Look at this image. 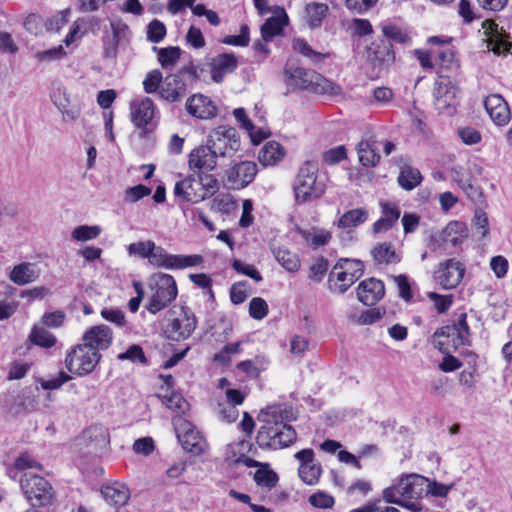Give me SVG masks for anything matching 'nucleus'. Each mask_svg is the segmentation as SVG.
<instances>
[{"mask_svg":"<svg viewBox=\"0 0 512 512\" xmlns=\"http://www.w3.org/2000/svg\"><path fill=\"white\" fill-rule=\"evenodd\" d=\"M285 411L271 406L261 411L260 421L264 422L257 434V443L261 447L284 448L296 440L295 430L283 423Z\"/></svg>","mask_w":512,"mask_h":512,"instance_id":"obj_1","label":"nucleus"},{"mask_svg":"<svg viewBox=\"0 0 512 512\" xmlns=\"http://www.w3.org/2000/svg\"><path fill=\"white\" fill-rule=\"evenodd\" d=\"M427 482V478L418 474L402 476L397 484L383 490V499L387 503L397 504L413 512H419L422 510L419 500L425 492Z\"/></svg>","mask_w":512,"mask_h":512,"instance_id":"obj_2","label":"nucleus"},{"mask_svg":"<svg viewBox=\"0 0 512 512\" xmlns=\"http://www.w3.org/2000/svg\"><path fill=\"white\" fill-rule=\"evenodd\" d=\"M285 82L289 87L309 90L318 94L338 95L341 87L314 70L300 67L294 60H288L284 69Z\"/></svg>","mask_w":512,"mask_h":512,"instance_id":"obj_3","label":"nucleus"},{"mask_svg":"<svg viewBox=\"0 0 512 512\" xmlns=\"http://www.w3.org/2000/svg\"><path fill=\"white\" fill-rule=\"evenodd\" d=\"M317 172V164L311 161L305 162L300 167L293 182V192L296 204L302 205L312 202L324 195L326 185L324 182L317 180Z\"/></svg>","mask_w":512,"mask_h":512,"instance_id":"obj_4","label":"nucleus"},{"mask_svg":"<svg viewBox=\"0 0 512 512\" xmlns=\"http://www.w3.org/2000/svg\"><path fill=\"white\" fill-rule=\"evenodd\" d=\"M150 295L145 305L147 311L156 314L168 307L177 297L174 278L165 273L154 274L149 281Z\"/></svg>","mask_w":512,"mask_h":512,"instance_id":"obj_5","label":"nucleus"},{"mask_svg":"<svg viewBox=\"0 0 512 512\" xmlns=\"http://www.w3.org/2000/svg\"><path fill=\"white\" fill-rule=\"evenodd\" d=\"M466 313H461L456 322L436 330L434 333V345L444 354L451 352V348L457 350L459 346L469 344L470 330Z\"/></svg>","mask_w":512,"mask_h":512,"instance_id":"obj_6","label":"nucleus"},{"mask_svg":"<svg viewBox=\"0 0 512 512\" xmlns=\"http://www.w3.org/2000/svg\"><path fill=\"white\" fill-rule=\"evenodd\" d=\"M20 487L32 506H46L51 504L53 500V487L44 477L38 474L24 473L20 478Z\"/></svg>","mask_w":512,"mask_h":512,"instance_id":"obj_7","label":"nucleus"},{"mask_svg":"<svg viewBox=\"0 0 512 512\" xmlns=\"http://www.w3.org/2000/svg\"><path fill=\"white\" fill-rule=\"evenodd\" d=\"M207 143L219 158L232 157L241 146L238 132L229 125H219L210 130L207 135Z\"/></svg>","mask_w":512,"mask_h":512,"instance_id":"obj_8","label":"nucleus"},{"mask_svg":"<svg viewBox=\"0 0 512 512\" xmlns=\"http://www.w3.org/2000/svg\"><path fill=\"white\" fill-rule=\"evenodd\" d=\"M101 359V354L88 346L79 344L68 352L65 358L66 368L77 376L91 373Z\"/></svg>","mask_w":512,"mask_h":512,"instance_id":"obj_9","label":"nucleus"},{"mask_svg":"<svg viewBox=\"0 0 512 512\" xmlns=\"http://www.w3.org/2000/svg\"><path fill=\"white\" fill-rule=\"evenodd\" d=\"M174 426L176 436L184 450L193 455H200L206 451V440L190 422L178 418L174 420Z\"/></svg>","mask_w":512,"mask_h":512,"instance_id":"obj_10","label":"nucleus"},{"mask_svg":"<svg viewBox=\"0 0 512 512\" xmlns=\"http://www.w3.org/2000/svg\"><path fill=\"white\" fill-rule=\"evenodd\" d=\"M149 262L156 267L184 269L201 265L203 263V257L197 254L173 255L167 253L164 248L155 246V250H153Z\"/></svg>","mask_w":512,"mask_h":512,"instance_id":"obj_11","label":"nucleus"},{"mask_svg":"<svg viewBox=\"0 0 512 512\" xmlns=\"http://www.w3.org/2000/svg\"><path fill=\"white\" fill-rule=\"evenodd\" d=\"M433 94L434 104L439 113L452 115L456 111L459 90L449 78L440 77L435 82Z\"/></svg>","mask_w":512,"mask_h":512,"instance_id":"obj_12","label":"nucleus"},{"mask_svg":"<svg viewBox=\"0 0 512 512\" xmlns=\"http://www.w3.org/2000/svg\"><path fill=\"white\" fill-rule=\"evenodd\" d=\"M464 274V264L451 258L437 265L433 278L441 288L448 290L456 288L461 283Z\"/></svg>","mask_w":512,"mask_h":512,"instance_id":"obj_13","label":"nucleus"},{"mask_svg":"<svg viewBox=\"0 0 512 512\" xmlns=\"http://www.w3.org/2000/svg\"><path fill=\"white\" fill-rule=\"evenodd\" d=\"M156 106L149 97H141L130 103V117L135 127L143 132L152 130L155 126L154 117Z\"/></svg>","mask_w":512,"mask_h":512,"instance_id":"obj_14","label":"nucleus"},{"mask_svg":"<svg viewBox=\"0 0 512 512\" xmlns=\"http://www.w3.org/2000/svg\"><path fill=\"white\" fill-rule=\"evenodd\" d=\"M257 172V164L253 161L236 163L226 170L227 184L232 189H243L254 180Z\"/></svg>","mask_w":512,"mask_h":512,"instance_id":"obj_15","label":"nucleus"},{"mask_svg":"<svg viewBox=\"0 0 512 512\" xmlns=\"http://www.w3.org/2000/svg\"><path fill=\"white\" fill-rule=\"evenodd\" d=\"M218 158L216 152L206 143V145H200L190 152L188 165L195 174L208 173L216 168Z\"/></svg>","mask_w":512,"mask_h":512,"instance_id":"obj_16","label":"nucleus"},{"mask_svg":"<svg viewBox=\"0 0 512 512\" xmlns=\"http://www.w3.org/2000/svg\"><path fill=\"white\" fill-rule=\"evenodd\" d=\"M197 326V320L194 313L186 307L182 308L179 317L173 319L167 326L168 337L174 341L188 339Z\"/></svg>","mask_w":512,"mask_h":512,"instance_id":"obj_17","label":"nucleus"},{"mask_svg":"<svg viewBox=\"0 0 512 512\" xmlns=\"http://www.w3.org/2000/svg\"><path fill=\"white\" fill-rule=\"evenodd\" d=\"M484 33L487 36V48L496 55L509 53L512 48V42L509 41V35L500 28L494 21L486 20L482 25Z\"/></svg>","mask_w":512,"mask_h":512,"instance_id":"obj_18","label":"nucleus"},{"mask_svg":"<svg viewBox=\"0 0 512 512\" xmlns=\"http://www.w3.org/2000/svg\"><path fill=\"white\" fill-rule=\"evenodd\" d=\"M185 106L187 112L198 119L208 120L217 115L215 103L208 96L200 93L190 96Z\"/></svg>","mask_w":512,"mask_h":512,"instance_id":"obj_19","label":"nucleus"},{"mask_svg":"<svg viewBox=\"0 0 512 512\" xmlns=\"http://www.w3.org/2000/svg\"><path fill=\"white\" fill-rule=\"evenodd\" d=\"M187 93V85L178 74H169L164 78L159 95L167 102L181 101Z\"/></svg>","mask_w":512,"mask_h":512,"instance_id":"obj_20","label":"nucleus"},{"mask_svg":"<svg viewBox=\"0 0 512 512\" xmlns=\"http://www.w3.org/2000/svg\"><path fill=\"white\" fill-rule=\"evenodd\" d=\"M112 330L107 325H97L87 330L83 337V344L96 351L107 349L112 343Z\"/></svg>","mask_w":512,"mask_h":512,"instance_id":"obj_21","label":"nucleus"},{"mask_svg":"<svg viewBox=\"0 0 512 512\" xmlns=\"http://www.w3.org/2000/svg\"><path fill=\"white\" fill-rule=\"evenodd\" d=\"M384 294L383 282L375 278L364 280L357 287L358 300L367 306L376 304Z\"/></svg>","mask_w":512,"mask_h":512,"instance_id":"obj_22","label":"nucleus"},{"mask_svg":"<svg viewBox=\"0 0 512 512\" xmlns=\"http://www.w3.org/2000/svg\"><path fill=\"white\" fill-rule=\"evenodd\" d=\"M484 105L496 125H505L510 120V109L502 96L498 94L489 95Z\"/></svg>","mask_w":512,"mask_h":512,"instance_id":"obj_23","label":"nucleus"},{"mask_svg":"<svg viewBox=\"0 0 512 512\" xmlns=\"http://www.w3.org/2000/svg\"><path fill=\"white\" fill-rule=\"evenodd\" d=\"M272 11L276 15L268 18L261 26V36L265 43L280 35L288 22V16L284 8L275 7Z\"/></svg>","mask_w":512,"mask_h":512,"instance_id":"obj_24","label":"nucleus"},{"mask_svg":"<svg viewBox=\"0 0 512 512\" xmlns=\"http://www.w3.org/2000/svg\"><path fill=\"white\" fill-rule=\"evenodd\" d=\"M238 65L237 58L232 53H222L212 59L211 78L214 82L223 81L224 77L232 73Z\"/></svg>","mask_w":512,"mask_h":512,"instance_id":"obj_25","label":"nucleus"},{"mask_svg":"<svg viewBox=\"0 0 512 512\" xmlns=\"http://www.w3.org/2000/svg\"><path fill=\"white\" fill-rule=\"evenodd\" d=\"M91 451L96 452L106 447L109 443V434L107 429L101 425L90 426L83 432L79 438Z\"/></svg>","mask_w":512,"mask_h":512,"instance_id":"obj_26","label":"nucleus"},{"mask_svg":"<svg viewBox=\"0 0 512 512\" xmlns=\"http://www.w3.org/2000/svg\"><path fill=\"white\" fill-rule=\"evenodd\" d=\"M341 265H335L329 275L330 290L334 293H345L358 279L359 274L340 272Z\"/></svg>","mask_w":512,"mask_h":512,"instance_id":"obj_27","label":"nucleus"},{"mask_svg":"<svg viewBox=\"0 0 512 512\" xmlns=\"http://www.w3.org/2000/svg\"><path fill=\"white\" fill-rule=\"evenodd\" d=\"M40 276V270L36 264L24 262L16 265L10 272V280L17 285H26L36 281Z\"/></svg>","mask_w":512,"mask_h":512,"instance_id":"obj_28","label":"nucleus"},{"mask_svg":"<svg viewBox=\"0 0 512 512\" xmlns=\"http://www.w3.org/2000/svg\"><path fill=\"white\" fill-rule=\"evenodd\" d=\"M368 58L377 66H389L395 60L394 51L392 44L389 41H382L379 44H375L368 50Z\"/></svg>","mask_w":512,"mask_h":512,"instance_id":"obj_29","label":"nucleus"},{"mask_svg":"<svg viewBox=\"0 0 512 512\" xmlns=\"http://www.w3.org/2000/svg\"><path fill=\"white\" fill-rule=\"evenodd\" d=\"M101 492L107 503L117 507L125 505L130 498V491L124 484L105 486Z\"/></svg>","mask_w":512,"mask_h":512,"instance_id":"obj_30","label":"nucleus"},{"mask_svg":"<svg viewBox=\"0 0 512 512\" xmlns=\"http://www.w3.org/2000/svg\"><path fill=\"white\" fill-rule=\"evenodd\" d=\"M328 13L327 4L312 2L305 6L304 19L311 29H315L322 25V21Z\"/></svg>","mask_w":512,"mask_h":512,"instance_id":"obj_31","label":"nucleus"},{"mask_svg":"<svg viewBox=\"0 0 512 512\" xmlns=\"http://www.w3.org/2000/svg\"><path fill=\"white\" fill-rule=\"evenodd\" d=\"M196 186L199 185L195 176H188L175 184L174 193L176 196H182L187 201L198 202L197 195H199L200 190Z\"/></svg>","mask_w":512,"mask_h":512,"instance_id":"obj_32","label":"nucleus"},{"mask_svg":"<svg viewBox=\"0 0 512 512\" xmlns=\"http://www.w3.org/2000/svg\"><path fill=\"white\" fill-rule=\"evenodd\" d=\"M373 259L378 264H395L400 261V256L390 243H379L371 251Z\"/></svg>","mask_w":512,"mask_h":512,"instance_id":"obj_33","label":"nucleus"},{"mask_svg":"<svg viewBox=\"0 0 512 512\" xmlns=\"http://www.w3.org/2000/svg\"><path fill=\"white\" fill-rule=\"evenodd\" d=\"M283 157H284V149L280 144H278L276 142L266 143L262 147V149L259 153V161L264 166L275 165Z\"/></svg>","mask_w":512,"mask_h":512,"instance_id":"obj_34","label":"nucleus"},{"mask_svg":"<svg viewBox=\"0 0 512 512\" xmlns=\"http://www.w3.org/2000/svg\"><path fill=\"white\" fill-rule=\"evenodd\" d=\"M233 115L235 119L241 124V126L248 131L252 142L254 144H259L263 139L267 137V134L265 132H262L260 129L257 131L255 130V126L253 123L249 120V118L246 115V111L244 108H236L233 111Z\"/></svg>","mask_w":512,"mask_h":512,"instance_id":"obj_35","label":"nucleus"},{"mask_svg":"<svg viewBox=\"0 0 512 512\" xmlns=\"http://www.w3.org/2000/svg\"><path fill=\"white\" fill-rule=\"evenodd\" d=\"M198 185L200 186V192L197 195L199 201L213 196L219 190L218 180L213 175L207 173L198 174Z\"/></svg>","mask_w":512,"mask_h":512,"instance_id":"obj_36","label":"nucleus"},{"mask_svg":"<svg viewBox=\"0 0 512 512\" xmlns=\"http://www.w3.org/2000/svg\"><path fill=\"white\" fill-rule=\"evenodd\" d=\"M357 152L363 166L374 167L379 163L380 155L368 141H361L357 146Z\"/></svg>","mask_w":512,"mask_h":512,"instance_id":"obj_37","label":"nucleus"},{"mask_svg":"<svg viewBox=\"0 0 512 512\" xmlns=\"http://www.w3.org/2000/svg\"><path fill=\"white\" fill-rule=\"evenodd\" d=\"M368 218V213L364 208H356L345 212L338 221L340 228L356 227L365 222Z\"/></svg>","mask_w":512,"mask_h":512,"instance_id":"obj_38","label":"nucleus"},{"mask_svg":"<svg viewBox=\"0 0 512 512\" xmlns=\"http://www.w3.org/2000/svg\"><path fill=\"white\" fill-rule=\"evenodd\" d=\"M277 262L287 271L295 272L300 268L298 256L285 248H278L273 251Z\"/></svg>","mask_w":512,"mask_h":512,"instance_id":"obj_39","label":"nucleus"},{"mask_svg":"<svg viewBox=\"0 0 512 512\" xmlns=\"http://www.w3.org/2000/svg\"><path fill=\"white\" fill-rule=\"evenodd\" d=\"M422 181L421 173L418 169L412 167H404L401 169L398 183L405 190H412Z\"/></svg>","mask_w":512,"mask_h":512,"instance_id":"obj_40","label":"nucleus"},{"mask_svg":"<svg viewBox=\"0 0 512 512\" xmlns=\"http://www.w3.org/2000/svg\"><path fill=\"white\" fill-rule=\"evenodd\" d=\"M102 232V229L98 225H79L75 227L71 232V237L79 242H86L96 239Z\"/></svg>","mask_w":512,"mask_h":512,"instance_id":"obj_41","label":"nucleus"},{"mask_svg":"<svg viewBox=\"0 0 512 512\" xmlns=\"http://www.w3.org/2000/svg\"><path fill=\"white\" fill-rule=\"evenodd\" d=\"M153 49L158 51V61L163 68L173 67L181 55V49L179 47L171 46L161 49L154 47Z\"/></svg>","mask_w":512,"mask_h":512,"instance_id":"obj_42","label":"nucleus"},{"mask_svg":"<svg viewBox=\"0 0 512 512\" xmlns=\"http://www.w3.org/2000/svg\"><path fill=\"white\" fill-rule=\"evenodd\" d=\"M161 401L168 409L175 412L178 415L184 414L189 407L188 402L183 398L182 395L172 392L169 396H160Z\"/></svg>","mask_w":512,"mask_h":512,"instance_id":"obj_43","label":"nucleus"},{"mask_svg":"<svg viewBox=\"0 0 512 512\" xmlns=\"http://www.w3.org/2000/svg\"><path fill=\"white\" fill-rule=\"evenodd\" d=\"M29 339L33 344L38 346H42L45 348H50L54 346L56 342V338L53 334L48 332L42 327L34 326L29 335Z\"/></svg>","mask_w":512,"mask_h":512,"instance_id":"obj_44","label":"nucleus"},{"mask_svg":"<svg viewBox=\"0 0 512 512\" xmlns=\"http://www.w3.org/2000/svg\"><path fill=\"white\" fill-rule=\"evenodd\" d=\"M463 227V224L460 222H451L449 223L441 232L440 234V240L444 244H449L451 246H457L459 243H461L462 238L460 235H455L458 233L459 230H461Z\"/></svg>","mask_w":512,"mask_h":512,"instance_id":"obj_45","label":"nucleus"},{"mask_svg":"<svg viewBox=\"0 0 512 512\" xmlns=\"http://www.w3.org/2000/svg\"><path fill=\"white\" fill-rule=\"evenodd\" d=\"M293 48L295 51L299 52L304 57H307L314 63L321 62L328 56L327 54H322L313 50L305 40L300 38L293 41Z\"/></svg>","mask_w":512,"mask_h":512,"instance_id":"obj_46","label":"nucleus"},{"mask_svg":"<svg viewBox=\"0 0 512 512\" xmlns=\"http://www.w3.org/2000/svg\"><path fill=\"white\" fill-rule=\"evenodd\" d=\"M164 81L160 70L155 69L148 72L143 80V89L147 94L159 92Z\"/></svg>","mask_w":512,"mask_h":512,"instance_id":"obj_47","label":"nucleus"},{"mask_svg":"<svg viewBox=\"0 0 512 512\" xmlns=\"http://www.w3.org/2000/svg\"><path fill=\"white\" fill-rule=\"evenodd\" d=\"M111 32L109 35L111 39L119 42L120 44H125L129 41L131 32L129 27L122 20H113L110 22Z\"/></svg>","mask_w":512,"mask_h":512,"instance_id":"obj_48","label":"nucleus"},{"mask_svg":"<svg viewBox=\"0 0 512 512\" xmlns=\"http://www.w3.org/2000/svg\"><path fill=\"white\" fill-rule=\"evenodd\" d=\"M321 466L315 462L299 467V477L308 485H314L318 482L321 475Z\"/></svg>","mask_w":512,"mask_h":512,"instance_id":"obj_49","label":"nucleus"},{"mask_svg":"<svg viewBox=\"0 0 512 512\" xmlns=\"http://www.w3.org/2000/svg\"><path fill=\"white\" fill-rule=\"evenodd\" d=\"M117 359L120 361L128 360L132 363L147 364V358L144 354V351L142 347L137 344L129 346L125 352L120 353L117 356Z\"/></svg>","mask_w":512,"mask_h":512,"instance_id":"obj_50","label":"nucleus"},{"mask_svg":"<svg viewBox=\"0 0 512 512\" xmlns=\"http://www.w3.org/2000/svg\"><path fill=\"white\" fill-rule=\"evenodd\" d=\"M156 244L151 241H139L136 243H132L128 246V252L129 254H135L142 258H148L150 260V257L153 253V250H155Z\"/></svg>","mask_w":512,"mask_h":512,"instance_id":"obj_51","label":"nucleus"},{"mask_svg":"<svg viewBox=\"0 0 512 512\" xmlns=\"http://www.w3.org/2000/svg\"><path fill=\"white\" fill-rule=\"evenodd\" d=\"M66 55L63 46L59 45L48 50L38 51L35 53V59L39 62L49 63L60 60Z\"/></svg>","mask_w":512,"mask_h":512,"instance_id":"obj_52","label":"nucleus"},{"mask_svg":"<svg viewBox=\"0 0 512 512\" xmlns=\"http://www.w3.org/2000/svg\"><path fill=\"white\" fill-rule=\"evenodd\" d=\"M166 35V27L159 20H153L149 23L147 29V39L152 43H159Z\"/></svg>","mask_w":512,"mask_h":512,"instance_id":"obj_53","label":"nucleus"},{"mask_svg":"<svg viewBox=\"0 0 512 512\" xmlns=\"http://www.w3.org/2000/svg\"><path fill=\"white\" fill-rule=\"evenodd\" d=\"M151 189L142 184L129 187L125 190L124 200L128 203H135L151 194Z\"/></svg>","mask_w":512,"mask_h":512,"instance_id":"obj_54","label":"nucleus"},{"mask_svg":"<svg viewBox=\"0 0 512 512\" xmlns=\"http://www.w3.org/2000/svg\"><path fill=\"white\" fill-rule=\"evenodd\" d=\"M249 314L252 318L261 320L268 314V305L260 297H254L249 303Z\"/></svg>","mask_w":512,"mask_h":512,"instance_id":"obj_55","label":"nucleus"},{"mask_svg":"<svg viewBox=\"0 0 512 512\" xmlns=\"http://www.w3.org/2000/svg\"><path fill=\"white\" fill-rule=\"evenodd\" d=\"M249 40V27L247 25H242L238 35H228L222 40V42L227 45L244 47L248 45Z\"/></svg>","mask_w":512,"mask_h":512,"instance_id":"obj_56","label":"nucleus"},{"mask_svg":"<svg viewBox=\"0 0 512 512\" xmlns=\"http://www.w3.org/2000/svg\"><path fill=\"white\" fill-rule=\"evenodd\" d=\"M54 103L57 108L60 110L63 116L64 121L73 122L75 121L80 114V111L76 107H68V100L65 98L63 101L55 97Z\"/></svg>","mask_w":512,"mask_h":512,"instance_id":"obj_57","label":"nucleus"},{"mask_svg":"<svg viewBox=\"0 0 512 512\" xmlns=\"http://www.w3.org/2000/svg\"><path fill=\"white\" fill-rule=\"evenodd\" d=\"M232 267L238 273L246 275L256 282L262 281V276L260 272L253 266L247 263H244L240 260H234L232 263Z\"/></svg>","mask_w":512,"mask_h":512,"instance_id":"obj_58","label":"nucleus"},{"mask_svg":"<svg viewBox=\"0 0 512 512\" xmlns=\"http://www.w3.org/2000/svg\"><path fill=\"white\" fill-rule=\"evenodd\" d=\"M254 480L258 485L272 488L276 485L278 477L276 473L271 470L259 469L254 475Z\"/></svg>","mask_w":512,"mask_h":512,"instance_id":"obj_59","label":"nucleus"},{"mask_svg":"<svg viewBox=\"0 0 512 512\" xmlns=\"http://www.w3.org/2000/svg\"><path fill=\"white\" fill-rule=\"evenodd\" d=\"M383 34L398 43L405 44L411 41L410 36L395 25H386L382 29Z\"/></svg>","mask_w":512,"mask_h":512,"instance_id":"obj_60","label":"nucleus"},{"mask_svg":"<svg viewBox=\"0 0 512 512\" xmlns=\"http://www.w3.org/2000/svg\"><path fill=\"white\" fill-rule=\"evenodd\" d=\"M428 297L433 301L438 313H445L453 303L452 295H440L435 292H430L428 293Z\"/></svg>","mask_w":512,"mask_h":512,"instance_id":"obj_61","label":"nucleus"},{"mask_svg":"<svg viewBox=\"0 0 512 512\" xmlns=\"http://www.w3.org/2000/svg\"><path fill=\"white\" fill-rule=\"evenodd\" d=\"M309 502L315 508L329 509L334 505V498L324 492H317L309 497Z\"/></svg>","mask_w":512,"mask_h":512,"instance_id":"obj_62","label":"nucleus"},{"mask_svg":"<svg viewBox=\"0 0 512 512\" xmlns=\"http://www.w3.org/2000/svg\"><path fill=\"white\" fill-rule=\"evenodd\" d=\"M122 44L119 42H116L115 40L111 39L110 37H104L103 39V57L106 60L112 61L115 63L117 55H118V49Z\"/></svg>","mask_w":512,"mask_h":512,"instance_id":"obj_63","label":"nucleus"},{"mask_svg":"<svg viewBox=\"0 0 512 512\" xmlns=\"http://www.w3.org/2000/svg\"><path fill=\"white\" fill-rule=\"evenodd\" d=\"M346 158V149L344 146L331 148L323 153V160L328 165H334Z\"/></svg>","mask_w":512,"mask_h":512,"instance_id":"obj_64","label":"nucleus"}]
</instances>
